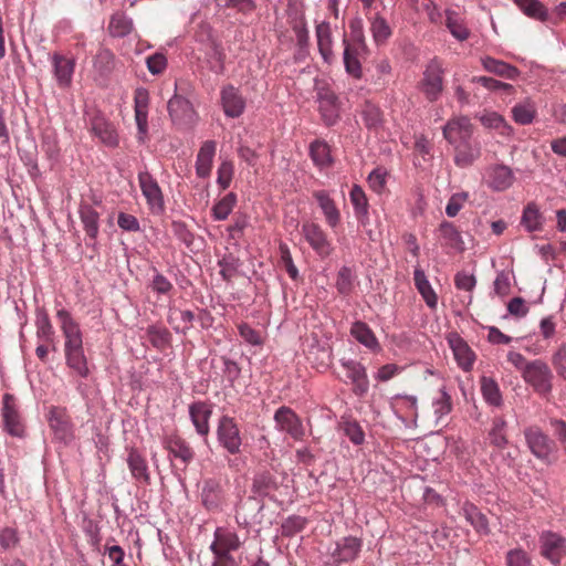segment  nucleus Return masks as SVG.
Masks as SVG:
<instances>
[{
    "label": "nucleus",
    "mask_w": 566,
    "mask_h": 566,
    "mask_svg": "<svg viewBox=\"0 0 566 566\" xmlns=\"http://www.w3.org/2000/svg\"><path fill=\"white\" fill-rule=\"evenodd\" d=\"M343 60L345 70L349 75L359 78L361 76V65L358 60V55L360 51H364L365 49H361L358 44L349 43L346 38L343 39Z\"/></svg>",
    "instance_id": "cd10ccee"
},
{
    "label": "nucleus",
    "mask_w": 566,
    "mask_h": 566,
    "mask_svg": "<svg viewBox=\"0 0 566 566\" xmlns=\"http://www.w3.org/2000/svg\"><path fill=\"white\" fill-rule=\"evenodd\" d=\"M133 479L140 484H149L150 473L146 459L135 449L128 452L126 459Z\"/></svg>",
    "instance_id": "393cba45"
},
{
    "label": "nucleus",
    "mask_w": 566,
    "mask_h": 566,
    "mask_svg": "<svg viewBox=\"0 0 566 566\" xmlns=\"http://www.w3.org/2000/svg\"><path fill=\"white\" fill-rule=\"evenodd\" d=\"M364 124L369 129H377L382 123V116L379 107L371 103H366L361 111Z\"/></svg>",
    "instance_id": "5fc2aeb1"
},
{
    "label": "nucleus",
    "mask_w": 566,
    "mask_h": 566,
    "mask_svg": "<svg viewBox=\"0 0 566 566\" xmlns=\"http://www.w3.org/2000/svg\"><path fill=\"white\" fill-rule=\"evenodd\" d=\"M454 148V163L460 168L471 166L481 155V146L479 142L469 139L464 143H459L453 146Z\"/></svg>",
    "instance_id": "5701e85b"
},
{
    "label": "nucleus",
    "mask_w": 566,
    "mask_h": 566,
    "mask_svg": "<svg viewBox=\"0 0 566 566\" xmlns=\"http://www.w3.org/2000/svg\"><path fill=\"white\" fill-rule=\"evenodd\" d=\"M443 137L452 146L472 139L473 126L467 116H455L449 119L442 129Z\"/></svg>",
    "instance_id": "9d476101"
},
{
    "label": "nucleus",
    "mask_w": 566,
    "mask_h": 566,
    "mask_svg": "<svg viewBox=\"0 0 566 566\" xmlns=\"http://www.w3.org/2000/svg\"><path fill=\"white\" fill-rule=\"evenodd\" d=\"M200 496L201 503L207 510L220 509L223 502V490L220 482L216 479L203 480Z\"/></svg>",
    "instance_id": "412c9836"
},
{
    "label": "nucleus",
    "mask_w": 566,
    "mask_h": 566,
    "mask_svg": "<svg viewBox=\"0 0 566 566\" xmlns=\"http://www.w3.org/2000/svg\"><path fill=\"white\" fill-rule=\"evenodd\" d=\"M216 148L217 144L213 140H206L201 145L196 160V172L199 177L205 178L210 175Z\"/></svg>",
    "instance_id": "a878e982"
},
{
    "label": "nucleus",
    "mask_w": 566,
    "mask_h": 566,
    "mask_svg": "<svg viewBox=\"0 0 566 566\" xmlns=\"http://www.w3.org/2000/svg\"><path fill=\"white\" fill-rule=\"evenodd\" d=\"M514 181V172L506 165H494L488 171V186L494 191H505L513 186Z\"/></svg>",
    "instance_id": "aec40b11"
},
{
    "label": "nucleus",
    "mask_w": 566,
    "mask_h": 566,
    "mask_svg": "<svg viewBox=\"0 0 566 566\" xmlns=\"http://www.w3.org/2000/svg\"><path fill=\"white\" fill-rule=\"evenodd\" d=\"M214 537L219 541L223 548L227 549L228 554H231L232 551L239 549L241 546V541L235 532L217 528L214 532Z\"/></svg>",
    "instance_id": "864d4df0"
},
{
    "label": "nucleus",
    "mask_w": 566,
    "mask_h": 566,
    "mask_svg": "<svg viewBox=\"0 0 566 566\" xmlns=\"http://www.w3.org/2000/svg\"><path fill=\"white\" fill-rule=\"evenodd\" d=\"M307 520L300 515H291L282 523V535L283 536H294L295 534L302 532L306 526Z\"/></svg>",
    "instance_id": "13d9d810"
},
{
    "label": "nucleus",
    "mask_w": 566,
    "mask_h": 566,
    "mask_svg": "<svg viewBox=\"0 0 566 566\" xmlns=\"http://www.w3.org/2000/svg\"><path fill=\"white\" fill-rule=\"evenodd\" d=\"M481 392L484 400L494 407H500L502 405V395L499 388L497 382L489 377L481 378Z\"/></svg>",
    "instance_id": "49530a36"
},
{
    "label": "nucleus",
    "mask_w": 566,
    "mask_h": 566,
    "mask_svg": "<svg viewBox=\"0 0 566 566\" xmlns=\"http://www.w3.org/2000/svg\"><path fill=\"white\" fill-rule=\"evenodd\" d=\"M349 200L354 208L355 217L365 224L369 217V205L365 191L358 185H354L349 192Z\"/></svg>",
    "instance_id": "7c9ffc66"
},
{
    "label": "nucleus",
    "mask_w": 566,
    "mask_h": 566,
    "mask_svg": "<svg viewBox=\"0 0 566 566\" xmlns=\"http://www.w3.org/2000/svg\"><path fill=\"white\" fill-rule=\"evenodd\" d=\"M552 365L557 375L566 380V342L562 343L552 355Z\"/></svg>",
    "instance_id": "680f3d73"
},
{
    "label": "nucleus",
    "mask_w": 566,
    "mask_h": 566,
    "mask_svg": "<svg viewBox=\"0 0 566 566\" xmlns=\"http://www.w3.org/2000/svg\"><path fill=\"white\" fill-rule=\"evenodd\" d=\"M452 407L451 396L447 392L446 388L442 387L432 399V409L437 426L444 424V419L452 411Z\"/></svg>",
    "instance_id": "72a5a7b5"
},
{
    "label": "nucleus",
    "mask_w": 566,
    "mask_h": 566,
    "mask_svg": "<svg viewBox=\"0 0 566 566\" xmlns=\"http://www.w3.org/2000/svg\"><path fill=\"white\" fill-rule=\"evenodd\" d=\"M336 289L343 295H348L353 290V275L347 266H343L337 274Z\"/></svg>",
    "instance_id": "e2e57ef3"
},
{
    "label": "nucleus",
    "mask_w": 566,
    "mask_h": 566,
    "mask_svg": "<svg viewBox=\"0 0 566 566\" xmlns=\"http://www.w3.org/2000/svg\"><path fill=\"white\" fill-rule=\"evenodd\" d=\"M536 112L535 103L532 99L526 98L513 106L512 117L520 125H528L534 120Z\"/></svg>",
    "instance_id": "ea45409f"
},
{
    "label": "nucleus",
    "mask_w": 566,
    "mask_h": 566,
    "mask_svg": "<svg viewBox=\"0 0 566 566\" xmlns=\"http://www.w3.org/2000/svg\"><path fill=\"white\" fill-rule=\"evenodd\" d=\"M36 337L41 340L49 342L54 334L53 326L48 313L43 308H38L35 314Z\"/></svg>",
    "instance_id": "09e8293b"
},
{
    "label": "nucleus",
    "mask_w": 566,
    "mask_h": 566,
    "mask_svg": "<svg viewBox=\"0 0 566 566\" xmlns=\"http://www.w3.org/2000/svg\"><path fill=\"white\" fill-rule=\"evenodd\" d=\"M138 182L143 196L146 198L149 210L160 214L165 210V201L161 189L156 179L147 171L138 174Z\"/></svg>",
    "instance_id": "39448f33"
},
{
    "label": "nucleus",
    "mask_w": 566,
    "mask_h": 566,
    "mask_svg": "<svg viewBox=\"0 0 566 566\" xmlns=\"http://www.w3.org/2000/svg\"><path fill=\"white\" fill-rule=\"evenodd\" d=\"M387 170L382 167H377L368 175L367 181L370 189L376 193H381L387 184Z\"/></svg>",
    "instance_id": "bf43d9fd"
},
{
    "label": "nucleus",
    "mask_w": 566,
    "mask_h": 566,
    "mask_svg": "<svg viewBox=\"0 0 566 566\" xmlns=\"http://www.w3.org/2000/svg\"><path fill=\"white\" fill-rule=\"evenodd\" d=\"M211 413L210 406L203 401H196L189 406V416L198 434L202 437L208 436Z\"/></svg>",
    "instance_id": "b1692460"
},
{
    "label": "nucleus",
    "mask_w": 566,
    "mask_h": 566,
    "mask_svg": "<svg viewBox=\"0 0 566 566\" xmlns=\"http://www.w3.org/2000/svg\"><path fill=\"white\" fill-rule=\"evenodd\" d=\"M217 436L219 443L231 454L240 452L241 437L239 428L233 420L228 416L221 417L219 420Z\"/></svg>",
    "instance_id": "1a4fd4ad"
},
{
    "label": "nucleus",
    "mask_w": 566,
    "mask_h": 566,
    "mask_svg": "<svg viewBox=\"0 0 566 566\" xmlns=\"http://www.w3.org/2000/svg\"><path fill=\"white\" fill-rule=\"evenodd\" d=\"M461 512L464 518L474 527V530L480 534L489 533V524L484 514L480 512V510L470 502H464Z\"/></svg>",
    "instance_id": "c9c22d12"
},
{
    "label": "nucleus",
    "mask_w": 566,
    "mask_h": 566,
    "mask_svg": "<svg viewBox=\"0 0 566 566\" xmlns=\"http://www.w3.org/2000/svg\"><path fill=\"white\" fill-rule=\"evenodd\" d=\"M318 207L321 208L327 224L335 228L340 221V213L329 193L325 190L314 192Z\"/></svg>",
    "instance_id": "bb28decb"
},
{
    "label": "nucleus",
    "mask_w": 566,
    "mask_h": 566,
    "mask_svg": "<svg viewBox=\"0 0 566 566\" xmlns=\"http://www.w3.org/2000/svg\"><path fill=\"white\" fill-rule=\"evenodd\" d=\"M314 90L319 106L321 115L326 125L331 126L336 123L339 116L338 98L335 92L324 80H315Z\"/></svg>",
    "instance_id": "7ed1b4c3"
},
{
    "label": "nucleus",
    "mask_w": 566,
    "mask_h": 566,
    "mask_svg": "<svg viewBox=\"0 0 566 566\" xmlns=\"http://www.w3.org/2000/svg\"><path fill=\"white\" fill-rule=\"evenodd\" d=\"M479 119L485 128L495 129L503 136L510 137L513 134L512 126L496 112H484Z\"/></svg>",
    "instance_id": "58836bf2"
},
{
    "label": "nucleus",
    "mask_w": 566,
    "mask_h": 566,
    "mask_svg": "<svg viewBox=\"0 0 566 566\" xmlns=\"http://www.w3.org/2000/svg\"><path fill=\"white\" fill-rule=\"evenodd\" d=\"M350 335L365 347L375 350L379 348V343L371 328L364 322L357 321L350 327Z\"/></svg>",
    "instance_id": "f704fd0d"
},
{
    "label": "nucleus",
    "mask_w": 566,
    "mask_h": 566,
    "mask_svg": "<svg viewBox=\"0 0 566 566\" xmlns=\"http://www.w3.org/2000/svg\"><path fill=\"white\" fill-rule=\"evenodd\" d=\"M505 429L506 421L503 417H495L492 420V426L489 431V439L490 443L499 450H503L509 443Z\"/></svg>",
    "instance_id": "a18cd8bd"
},
{
    "label": "nucleus",
    "mask_w": 566,
    "mask_h": 566,
    "mask_svg": "<svg viewBox=\"0 0 566 566\" xmlns=\"http://www.w3.org/2000/svg\"><path fill=\"white\" fill-rule=\"evenodd\" d=\"M316 41L323 61L332 64L334 61L333 35L329 22L322 21L315 28Z\"/></svg>",
    "instance_id": "4be33fe9"
},
{
    "label": "nucleus",
    "mask_w": 566,
    "mask_h": 566,
    "mask_svg": "<svg viewBox=\"0 0 566 566\" xmlns=\"http://www.w3.org/2000/svg\"><path fill=\"white\" fill-rule=\"evenodd\" d=\"M56 318L60 322L61 331L65 338L64 353L84 349L80 325L73 319L71 313L65 308H60L56 312Z\"/></svg>",
    "instance_id": "20e7f679"
},
{
    "label": "nucleus",
    "mask_w": 566,
    "mask_h": 566,
    "mask_svg": "<svg viewBox=\"0 0 566 566\" xmlns=\"http://www.w3.org/2000/svg\"><path fill=\"white\" fill-rule=\"evenodd\" d=\"M541 552L553 565H558L566 556V538L557 533L544 532L541 537Z\"/></svg>",
    "instance_id": "f8f14e48"
},
{
    "label": "nucleus",
    "mask_w": 566,
    "mask_h": 566,
    "mask_svg": "<svg viewBox=\"0 0 566 566\" xmlns=\"http://www.w3.org/2000/svg\"><path fill=\"white\" fill-rule=\"evenodd\" d=\"M310 155L315 166L321 170L331 167L333 164L329 146L323 140H314L311 144Z\"/></svg>",
    "instance_id": "4c0bfd02"
},
{
    "label": "nucleus",
    "mask_w": 566,
    "mask_h": 566,
    "mask_svg": "<svg viewBox=\"0 0 566 566\" xmlns=\"http://www.w3.org/2000/svg\"><path fill=\"white\" fill-rule=\"evenodd\" d=\"M78 214L86 234L95 240L99 231L98 212L92 206L83 203L80 206Z\"/></svg>",
    "instance_id": "2f4dec72"
},
{
    "label": "nucleus",
    "mask_w": 566,
    "mask_h": 566,
    "mask_svg": "<svg viewBox=\"0 0 566 566\" xmlns=\"http://www.w3.org/2000/svg\"><path fill=\"white\" fill-rule=\"evenodd\" d=\"M48 420L50 428L57 440L64 443H69L72 440V423L67 419L63 409L51 407L49 410Z\"/></svg>",
    "instance_id": "f3484780"
},
{
    "label": "nucleus",
    "mask_w": 566,
    "mask_h": 566,
    "mask_svg": "<svg viewBox=\"0 0 566 566\" xmlns=\"http://www.w3.org/2000/svg\"><path fill=\"white\" fill-rule=\"evenodd\" d=\"M447 340L459 367L464 371L471 370L475 360V355L468 343L458 333H450Z\"/></svg>",
    "instance_id": "2eb2a0df"
},
{
    "label": "nucleus",
    "mask_w": 566,
    "mask_h": 566,
    "mask_svg": "<svg viewBox=\"0 0 566 566\" xmlns=\"http://www.w3.org/2000/svg\"><path fill=\"white\" fill-rule=\"evenodd\" d=\"M237 202L234 193L229 192L212 207V217L214 220H226L233 210Z\"/></svg>",
    "instance_id": "3c124183"
},
{
    "label": "nucleus",
    "mask_w": 566,
    "mask_h": 566,
    "mask_svg": "<svg viewBox=\"0 0 566 566\" xmlns=\"http://www.w3.org/2000/svg\"><path fill=\"white\" fill-rule=\"evenodd\" d=\"M220 102L224 115L229 118H238L245 109V98L240 90L231 84L221 88Z\"/></svg>",
    "instance_id": "4468645a"
},
{
    "label": "nucleus",
    "mask_w": 566,
    "mask_h": 566,
    "mask_svg": "<svg viewBox=\"0 0 566 566\" xmlns=\"http://www.w3.org/2000/svg\"><path fill=\"white\" fill-rule=\"evenodd\" d=\"M481 62L485 71L507 80H515L520 75L517 67L504 61L496 60L491 56H485L481 60Z\"/></svg>",
    "instance_id": "473e14b6"
},
{
    "label": "nucleus",
    "mask_w": 566,
    "mask_h": 566,
    "mask_svg": "<svg viewBox=\"0 0 566 566\" xmlns=\"http://www.w3.org/2000/svg\"><path fill=\"white\" fill-rule=\"evenodd\" d=\"M370 32L375 43L378 45L384 44L391 35L389 24L378 14L370 20Z\"/></svg>",
    "instance_id": "de8ad7c7"
},
{
    "label": "nucleus",
    "mask_w": 566,
    "mask_h": 566,
    "mask_svg": "<svg viewBox=\"0 0 566 566\" xmlns=\"http://www.w3.org/2000/svg\"><path fill=\"white\" fill-rule=\"evenodd\" d=\"M171 231L180 242L187 247L192 245L195 237L185 222L179 220L172 221Z\"/></svg>",
    "instance_id": "0e129e2a"
},
{
    "label": "nucleus",
    "mask_w": 566,
    "mask_h": 566,
    "mask_svg": "<svg viewBox=\"0 0 566 566\" xmlns=\"http://www.w3.org/2000/svg\"><path fill=\"white\" fill-rule=\"evenodd\" d=\"M275 428L295 440L304 437V428L296 413L289 407H280L274 413Z\"/></svg>",
    "instance_id": "ddd939ff"
},
{
    "label": "nucleus",
    "mask_w": 566,
    "mask_h": 566,
    "mask_svg": "<svg viewBox=\"0 0 566 566\" xmlns=\"http://www.w3.org/2000/svg\"><path fill=\"white\" fill-rule=\"evenodd\" d=\"M65 361L70 369H72L77 376L87 378L90 375V368L87 358L84 354V349L65 353Z\"/></svg>",
    "instance_id": "c03bdc74"
},
{
    "label": "nucleus",
    "mask_w": 566,
    "mask_h": 566,
    "mask_svg": "<svg viewBox=\"0 0 566 566\" xmlns=\"http://www.w3.org/2000/svg\"><path fill=\"white\" fill-rule=\"evenodd\" d=\"M2 421L4 430L12 437L21 438L24 426L18 409L17 399L11 394H4L2 399Z\"/></svg>",
    "instance_id": "0eeeda50"
},
{
    "label": "nucleus",
    "mask_w": 566,
    "mask_h": 566,
    "mask_svg": "<svg viewBox=\"0 0 566 566\" xmlns=\"http://www.w3.org/2000/svg\"><path fill=\"white\" fill-rule=\"evenodd\" d=\"M361 547L363 541L358 537L345 536L340 538L329 552L333 565L339 566L355 560L361 552Z\"/></svg>",
    "instance_id": "6e6552de"
},
{
    "label": "nucleus",
    "mask_w": 566,
    "mask_h": 566,
    "mask_svg": "<svg viewBox=\"0 0 566 566\" xmlns=\"http://www.w3.org/2000/svg\"><path fill=\"white\" fill-rule=\"evenodd\" d=\"M419 90L429 102L437 101L443 91V69L438 59H432L427 64Z\"/></svg>",
    "instance_id": "f03ea898"
},
{
    "label": "nucleus",
    "mask_w": 566,
    "mask_h": 566,
    "mask_svg": "<svg viewBox=\"0 0 566 566\" xmlns=\"http://www.w3.org/2000/svg\"><path fill=\"white\" fill-rule=\"evenodd\" d=\"M147 335H148L149 342L156 348H165L170 342L169 331L161 326L150 325L147 328Z\"/></svg>",
    "instance_id": "4d7b16f0"
},
{
    "label": "nucleus",
    "mask_w": 566,
    "mask_h": 566,
    "mask_svg": "<svg viewBox=\"0 0 566 566\" xmlns=\"http://www.w3.org/2000/svg\"><path fill=\"white\" fill-rule=\"evenodd\" d=\"M340 366L345 370L347 380L353 386L356 396L363 397L369 390V380L365 367L353 359H342Z\"/></svg>",
    "instance_id": "9b49d317"
},
{
    "label": "nucleus",
    "mask_w": 566,
    "mask_h": 566,
    "mask_svg": "<svg viewBox=\"0 0 566 566\" xmlns=\"http://www.w3.org/2000/svg\"><path fill=\"white\" fill-rule=\"evenodd\" d=\"M520 10L527 17L542 22L556 24L553 15H549L544 4L538 0H514Z\"/></svg>",
    "instance_id": "c756f323"
},
{
    "label": "nucleus",
    "mask_w": 566,
    "mask_h": 566,
    "mask_svg": "<svg viewBox=\"0 0 566 566\" xmlns=\"http://www.w3.org/2000/svg\"><path fill=\"white\" fill-rule=\"evenodd\" d=\"M220 275L224 281H230L239 271L240 260L231 253L224 254L219 261Z\"/></svg>",
    "instance_id": "603ef678"
},
{
    "label": "nucleus",
    "mask_w": 566,
    "mask_h": 566,
    "mask_svg": "<svg viewBox=\"0 0 566 566\" xmlns=\"http://www.w3.org/2000/svg\"><path fill=\"white\" fill-rule=\"evenodd\" d=\"M343 431L345 436L355 444L360 446L365 441V433L363 428L356 421H345L343 423Z\"/></svg>",
    "instance_id": "052dcab7"
},
{
    "label": "nucleus",
    "mask_w": 566,
    "mask_h": 566,
    "mask_svg": "<svg viewBox=\"0 0 566 566\" xmlns=\"http://www.w3.org/2000/svg\"><path fill=\"white\" fill-rule=\"evenodd\" d=\"M526 443L531 452L538 459H546L552 452V441L536 426L527 427L524 430Z\"/></svg>",
    "instance_id": "dca6fc26"
},
{
    "label": "nucleus",
    "mask_w": 566,
    "mask_h": 566,
    "mask_svg": "<svg viewBox=\"0 0 566 566\" xmlns=\"http://www.w3.org/2000/svg\"><path fill=\"white\" fill-rule=\"evenodd\" d=\"M133 30V20L123 12H116L111 17L108 24L109 34L114 38H124Z\"/></svg>",
    "instance_id": "79ce46f5"
},
{
    "label": "nucleus",
    "mask_w": 566,
    "mask_h": 566,
    "mask_svg": "<svg viewBox=\"0 0 566 566\" xmlns=\"http://www.w3.org/2000/svg\"><path fill=\"white\" fill-rule=\"evenodd\" d=\"M522 377L537 394L542 396L551 394L553 373L545 361L541 359L530 361Z\"/></svg>",
    "instance_id": "f257e3e1"
},
{
    "label": "nucleus",
    "mask_w": 566,
    "mask_h": 566,
    "mask_svg": "<svg viewBox=\"0 0 566 566\" xmlns=\"http://www.w3.org/2000/svg\"><path fill=\"white\" fill-rule=\"evenodd\" d=\"M522 224L530 232L537 231L542 228L543 217L534 203H530L523 211Z\"/></svg>",
    "instance_id": "8fccbe9b"
},
{
    "label": "nucleus",
    "mask_w": 566,
    "mask_h": 566,
    "mask_svg": "<svg viewBox=\"0 0 566 566\" xmlns=\"http://www.w3.org/2000/svg\"><path fill=\"white\" fill-rule=\"evenodd\" d=\"M114 54L107 49H102L95 56L94 67L99 74L107 75L114 69Z\"/></svg>",
    "instance_id": "6e6d98bb"
},
{
    "label": "nucleus",
    "mask_w": 566,
    "mask_h": 566,
    "mask_svg": "<svg viewBox=\"0 0 566 566\" xmlns=\"http://www.w3.org/2000/svg\"><path fill=\"white\" fill-rule=\"evenodd\" d=\"M413 281L416 289L422 296L424 303L431 310H434L438 305V296L431 286L426 273L420 268H416L413 271Z\"/></svg>",
    "instance_id": "c85d7f7f"
},
{
    "label": "nucleus",
    "mask_w": 566,
    "mask_h": 566,
    "mask_svg": "<svg viewBox=\"0 0 566 566\" xmlns=\"http://www.w3.org/2000/svg\"><path fill=\"white\" fill-rule=\"evenodd\" d=\"M19 535L17 530L4 527L0 531V546L4 551L13 549L19 544Z\"/></svg>",
    "instance_id": "338daca9"
},
{
    "label": "nucleus",
    "mask_w": 566,
    "mask_h": 566,
    "mask_svg": "<svg viewBox=\"0 0 566 566\" xmlns=\"http://www.w3.org/2000/svg\"><path fill=\"white\" fill-rule=\"evenodd\" d=\"M51 63L57 85L61 88L69 87L72 84L75 61L62 54L53 53L51 55Z\"/></svg>",
    "instance_id": "6ab92c4d"
},
{
    "label": "nucleus",
    "mask_w": 566,
    "mask_h": 566,
    "mask_svg": "<svg viewBox=\"0 0 566 566\" xmlns=\"http://www.w3.org/2000/svg\"><path fill=\"white\" fill-rule=\"evenodd\" d=\"M302 234L321 259H326L332 254L333 245L321 226L314 222H305L302 226Z\"/></svg>",
    "instance_id": "423d86ee"
},
{
    "label": "nucleus",
    "mask_w": 566,
    "mask_h": 566,
    "mask_svg": "<svg viewBox=\"0 0 566 566\" xmlns=\"http://www.w3.org/2000/svg\"><path fill=\"white\" fill-rule=\"evenodd\" d=\"M531 558L521 548L511 549L506 554V566H530Z\"/></svg>",
    "instance_id": "774afa93"
},
{
    "label": "nucleus",
    "mask_w": 566,
    "mask_h": 566,
    "mask_svg": "<svg viewBox=\"0 0 566 566\" xmlns=\"http://www.w3.org/2000/svg\"><path fill=\"white\" fill-rule=\"evenodd\" d=\"M149 286L153 292L159 295H167L172 290L171 282L156 269H154V276Z\"/></svg>",
    "instance_id": "69168bd1"
},
{
    "label": "nucleus",
    "mask_w": 566,
    "mask_h": 566,
    "mask_svg": "<svg viewBox=\"0 0 566 566\" xmlns=\"http://www.w3.org/2000/svg\"><path fill=\"white\" fill-rule=\"evenodd\" d=\"M167 450L176 459H179L185 465L190 463L195 457L193 450L179 437L167 439Z\"/></svg>",
    "instance_id": "e433bc0d"
},
{
    "label": "nucleus",
    "mask_w": 566,
    "mask_h": 566,
    "mask_svg": "<svg viewBox=\"0 0 566 566\" xmlns=\"http://www.w3.org/2000/svg\"><path fill=\"white\" fill-rule=\"evenodd\" d=\"M439 232L447 247L460 252L464 250L462 237L453 223L449 221L441 222Z\"/></svg>",
    "instance_id": "a19ab883"
},
{
    "label": "nucleus",
    "mask_w": 566,
    "mask_h": 566,
    "mask_svg": "<svg viewBox=\"0 0 566 566\" xmlns=\"http://www.w3.org/2000/svg\"><path fill=\"white\" fill-rule=\"evenodd\" d=\"M92 133L107 147L118 145V135L114 125L101 113L91 118Z\"/></svg>",
    "instance_id": "a211bd4d"
},
{
    "label": "nucleus",
    "mask_w": 566,
    "mask_h": 566,
    "mask_svg": "<svg viewBox=\"0 0 566 566\" xmlns=\"http://www.w3.org/2000/svg\"><path fill=\"white\" fill-rule=\"evenodd\" d=\"M168 112L174 122H179L191 114L192 107L187 98L175 94L168 101Z\"/></svg>",
    "instance_id": "37998d69"
}]
</instances>
